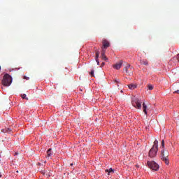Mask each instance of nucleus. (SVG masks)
<instances>
[{"label":"nucleus","mask_w":179,"mask_h":179,"mask_svg":"<svg viewBox=\"0 0 179 179\" xmlns=\"http://www.w3.org/2000/svg\"><path fill=\"white\" fill-rule=\"evenodd\" d=\"M162 150H161V159L162 162H164L167 166L169 164V156H170V153L166 149H164V140L162 141Z\"/></svg>","instance_id":"f257e3e1"},{"label":"nucleus","mask_w":179,"mask_h":179,"mask_svg":"<svg viewBox=\"0 0 179 179\" xmlns=\"http://www.w3.org/2000/svg\"><path fill=\"white\" fill-rule=\"evenodd\" d=\"M159 141L157 140H155L154 141V144L152 145V148L149 151V157L151 158L156 157L157 155V152L159 150L158 145Z\"/></svg>","instance_id":"f03ea898"},{"label":"nucleus","mask_w":179,"mask_h":179,"mask_svg":"<svg viewBox=\"0 0 179 179\" xmlns=\"http://www.w3.org/2000/svg\"><path fill=\"white\" fill-rule=\"evenodd\" d=\"M123 72H125L127 76H132V75H134V66H131V64L128 63H124Z\"/></svg>","instance_id":"7ed1b4c3"},{"label":"nucleus","mask_w":179,"mask_h":179,"mask_svg":"<svg viewBox=\"0 0 179 179\" xmlns=\"http://www.w3.org/2000/svg\"><path fill=\"white\" fill-rule=\"evenodd\" d=\"M12 84V76H9V74L4 75L2 80V85L3 86H10Z\"/></svg>","instance_id":"20e7f679"},{"label":"nucleus","mask_w":179,"mask_h":179,"mask_svg":"<svg viewBox=\"0 0 179 179\" xmlns=\"http://www.w3.org/2000/svg\"><path fill=\"white\" fill-rule=\"evenodd\" d=\"M131 104L135 108H138V110H141L142 108V102H141V100H139L138 98H134L131 101Z\"/></svg>","instance_id":"39448f33"},{"label":"nucleus","mask_w":179,"mask_h":179,"mask_svg":"<svg viewBox=\"0 0 179 179\" xmlns=\"http://www.w3.org/2000/svg\"><path fill=\"white\" fill-rule=\"evenodd\" d=\"M147 164L148 167L152 170H155V171H157V170H159V164H157V163L154 161H148L147 162Z\"/></svg>","instance_id":"423d86ee"},{"label":"nucleus","mask_w":179,"mask_h":179,"mask_svg":"<svg viewBox=\"0 0 179 179\" xmlns=\"http://www.w3.org/2000/svg\"><path fill=\"white\" fill-rule=\"evenodd\" d=\"M102 43H103L102 50H104V48L106 50V48H108V47H110V42H108V41L103 39Z\"/></svg>","instance_id":"0eeeda50"},{"label":"nucleus","mask_w":179,"mask_h":179,"mask_svg":"<svg viewBox=\"0 0 179 179\" xmlns=\"http://www.w3.org/2000/svg\"><path fill=\"white\" fill-rule=\"evenodd\" d=\"M101 59L103 61H108V58H107V56H106V50L103 49L102 52L101 53Z\"/></svg>","instance_id":"6e6552de"},{"label":"nucleus","mask_w":179,"mask_h":179,"mask_svg":"<svg viewBox=\"0 0 179 179\" xmlns=\"http://www.w3.org/2000/svg\"><path fill=\"white\" fill-rule=\"evenodd\" d=\"M121 66H122V60H121L119 63L115 64L113 65L114 69H121Z\"/></svg>","instance_id":"1a4fd4ad"},{"label":"nucleus","mask_w":179,"mask_h":179,"mask_svg":"<svg viewBox=\"0 0 179 179\" xmlns=\"http://www.w3.org/2000/svg\"><path fill=\"white\" fill-rule=\"evenodd\" d=\"M148 106L146 105V103H143V111L144 113V114H145V115H148Z\"/></svg>","instance_id":"9d476101"},{"label":"nucleus","mask_w":179,"mask_h":179,"mask_svg":"<svg viewBox=\"0 0 179 179\" xmlns=\"http://www.w3.org/2000/svg\"><path fill=\"white\" fill-rule=\"evenodd\" d=\"M140 64L141 65L148 66V65H149V61H148L147 59H141L140 60Z\"/></svg>","instance_id":"9b49d317"},{"label":"nucleus","mask_w":179,"mask_h":179,"mask_svg":"<svg viewBox=\"0 0 179 179\" xmlns=\"http://www.w3.org/2000/svg\"><path fill=\"white\" fill-rule=\"evenodd\" d=\"M52 149L51 148H50L48 150V152H47V158L48 159H51V156H52Z\"/></svg>","instance_id":"f8f14e48"},{"label":"nucleus","mask_w":179,"mask_h":179,"mask_svg":"<svg viewBox=\"0 0 179 179\" xmlns=\"http://www.w3.org/2000/svg\"><path fill=\"white\" fill-rule=\"evenodd\" d=\"M129 89L131 90H134V89H136V85L135 84H130L128 85Z\"/></svg>","instance_id":"ddd939ff"},{"label":"nucleus","mask_w":179,"mask_h":179,"mask_svg":"<svg viewBox=\"0 0 179 179\" xmlns=\"http://www.w3.org/2000/svg\"><path fill=\"white\" fill-rule=\"evenodd\" d=\"M106 173H108V176H110V173H114V169L113 168H110V169H106Z\"/></svg>","instance_id":"4468645a"},{"label":"nucleus","mask_w":179,"mask_h":179,"mask_svg":"<svg viewBox=\"0 0 179 179\" xmlns=\"http://www.w3.org/2000/svg\"><path fill=\"white\" fill-rule=\"evenodd\" d=\"M99 57H100V52L98 50L96 52L95 59H99Z\"/></svg>","instance_id":"2eb2a0df"},{"label":"nucleus","mask_w":179,"mask_h":179,"mask_svg":"<svg viewBox=\"0 0 179 179\" xmlns=\"http://www.w3.org/2000/svg\"><path fill=\"white\" fill-rule=\"evenodd\" d=\"M21 97L25 100H29V98L26 97V94H21Z\"/></svg>","instance_id":"dca6fc26"},{"label":"nucleus","mask_w":179,"mask_h":179,"mask_svg":"<svg viewBox=\"0 0 179 179\" xmlns=\"http://www.w3.org/2000/svg\"><path fill=\"white\" fill-rule=\"evenodd\" d=\"M90 75L94 78V70H92L91 72L90 73Z\"/></svg>","instance_id":"f3484780"},{"label":"nucleus","mask_w":179,"mask_h":179,"mask_svg":"<svg viewBox=\"0 0 179 179\" xmlns=\"http://www.w3.org/2000/svg\"><path fill=\"white\" fill-rule=\"evenodd\" d=\"M44 176H45L46 177H51V173H44Z\"/></svg>","instance_id":"a211bd4d"},{"label":"nucleus","mask_w":179,"mask_h":179,"mask_svg":"<svg viewBox=\"0 0 179 179\" xmlns=\"http://www.w3.org/2000/svg\"><path fill=\"white\" fill-rule=\"evenodd\" d=\"M149 90H153V86L152 85H148Z\"/></svg>","instance_id":"6ab92c4d"},{"label":"nucleus","mask_w":179,"mask_h":179,"mask_svg":"<svg viewBox=\"0 0 179 179\" xmlns=\"http://www.w3.org/2000/svg\"><path fill=\"white\" fill-rule=\"evenodd\" d=\"M96 62L97 63V65H100V62L99 61V59H95Z\"/></svg>","instance_id":"aec40b11"},{"label":"nucleus","mask_w":179,"mask_h":179,"mask_svg":"<svg viewBox=\"0 0 179 179\" xmlns=\"http://www.w3.org/2000/svg\"><path fill=\"white\" fill-rule=\"evenodd\" d=\"M24 79H26V80H29V79H30V78L27 77V76H24Z\"/></svg>","instance_id":"412c9836"},{"label":"nucleus","mask_w":179,"mask_h":179,"mask_svg":"<svg viewBox=\"0 0 179 179\" xmlns=\"http://www.w3.org/2000/svg\"><path fill=\"white\" fill-rule=\"evenodd\" d=\"M104 65H106V64L104 62L101 63V66H104Z\"/></svg>","instance_id":"4be33fe9"},{"label":"nucleus","mask_w":179,"mask_h":179,"mask_svg":"<svg viewBox=\"0 0 179 179\" xmlns=\"http://www.w3.org/2000/svg\"><path fill=\"white\" fill-rule=\"evenodd\" d=\"M173 93H178L179 94V90L175 91Z\"/></svg>","instance_id":"5701e85b"},{"label":"nucleus","mask_w":179,"mask_h":179,"mask_svg":"<svg viewBox=\"0 0 179 179\" xmlns=\"http://www.w3.org/2000/svg\"><path fill=\"white\" fill-rule=\"evenodd\" d=\"M18 155H19V153L15 152V156H17Z\"/></svg>","instance_id":"b1692460"},{"label":"nucleus","mask_w":179,"mask_h":179,"mask_svg":"<svg viewBox=\"0 0 179 179\" xmlns=\"http://www.w3.org/2000/svg\"><path fill=\"white\" fill-rule=\"evenodd\" d=\"M7 132H10V129H8Z\"/></svg>","instance_id":"393cba45"},{"label":"nucleus","mask_w":179,"mask_h":179,"mask_svg":"<svg viewBox=\"0 0 179 179\" xmlns=\"http://www.w3.org/2000/svg\"><path fill=\"white\" fill-rule=\"evenodd\" d=\"M115 82H116L117 83H118V81H117V80H115Z\"/></svg>","instance_id":"a878e982"},{"label":"nucleus","mask_w":179,"mask_h":179,"mask_svg":"<svg viewBox=\"0 0 179 179\" xmlns=\"http://www.w3.org/2000/svg\"><path fill=\"white\" fill-rule=\"evenodd\" d=\"M2 177V175L1 174V173H0V178H1Z\"/></svg>","instance_id":"bb28decb"},{"label":"nucleus","mask_w":179,"mask_h":179,"mask_svg":"<svg viewBox=\"0 0 179 179\" xmlns=\"http://www.w3.org/2000/svg\"><path fill=\"white\" fill-rule=\"evenodd\" d=\"M70 165H71V166H73V164H71Z\"/></svg>","instance_id":"cd10ccee"},{"label":"nucleus","mask_w":179,"mask_h":179,"mask_svg":"<svg viewBox=\"0 0 179 179\" xmlns=\"http://www.w3.org/2000/svg\"><path fill=\"white\" fill-rule=\"evenodd\" d=\"M136 167H139V166L137 165Z\"/></svg>","instance_id":"c85d7f7f"},{"label":"nucleus","mask_w":179,"mask_h":179,"mask_svg":"<svg viewBox=\"0 0 179 179\" xmlns=\"http://www.w3.org/2000/svg\"><path fill=\"white\" fill-rule=\"evenodd\" d=\"M17 173H19V171H17Z\"/></svg>","instance_id":"c756f323"}]
</instances>
